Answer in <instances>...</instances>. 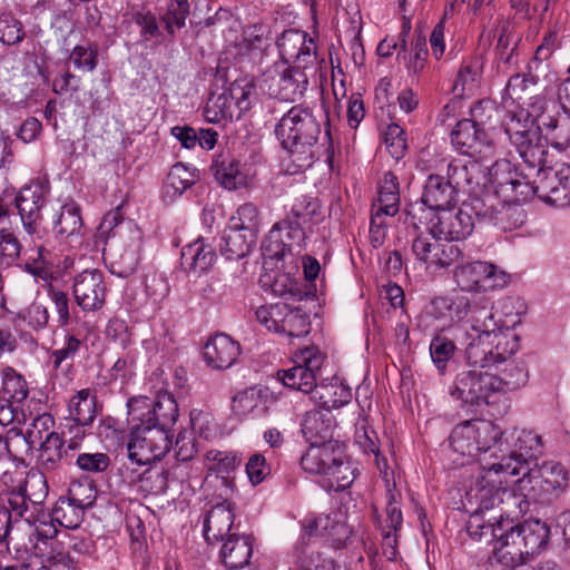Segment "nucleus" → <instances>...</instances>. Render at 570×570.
<instances>
[{"label":"nucleus","instance_id":"54","mask_svg":"<svg viewBox=\"0 0 570 570\" xmlns=\"http://www.w3.org/2000/svg\"><path fill=\"white\" fill-rule=\"evenodd\" d=\"M23 245L9 226L0 227V259L10 265L21 255Z\"/></svg>","mask_w":570,"mask_h":570},{"label":"nucleus","instance_id":"5","mask_svg":"<svg viewBox=\"0 0 570 570\" xmlns=\"http://www.w3.org/2000/svg\"><path fill=\"white\" fill-rule=\"evenodd\" d=\"M322 219V204L316 197L298 195L289 205L286 217L275 223L263 242L262 248L272 258L284 256L286 248L302 247L305 226L316 225Z\"/></svg>","mask_w":570,"mask_h":570},{"label":"nucleus","instance_id":"13","mask_svg":"<svg viewBox=\"0 0 570 570\" xmlns=\"http://www.w3.org/2000/svg\"><path fill=\"white\" fill-rule=\"evenodd\" d=\"M256 97L255 85L246 79L235 80L228 89L216 98L209 99L205 116L212 122L239 119L248 111Z\"/></svg>","mask_w":570,"mask_h":570},{"label":"nucleus","instance_id":"6","mask_svg":"<svg viewBox=\"0 0 570 570\" xmlns=\"http://www.w3.org/2000/svg\"><path fill=\"white\" fill-rule=\"evenodd\" d=\"M324 358V354L317 347L307 346L301 350L296 365L278 371L277 374L285 386L305 394L313 393L312 399L318 400L323 407H340L350 401L351 391L333 385L318 389L316 380Z\"/></svg>","mask_w":570,"mask_h":570},{"label":"nucleus","instance_id":"29","mask_svg":"<svg viewBox=\"0 0 570 570\" xmlns=\"http://www.w3.org/2000/svg\"><path fill=\"white\" fill-rule=\"evenodd\" d=\"M219 560L228 570H242L249 564L253 554V538L245 533L228 535L220 542Z\"/></svg>","mask_w":570,"mask_h":570},{"label":"nucleus","instance_id":"60","mask_svg":"<svg viewBox=\"0 0 570 570\" xmlns=\"http://www.w3.org/2000/svg\"><path fill=\"white\" fill-rule=\"evenodd\" d=\"M532 173L533 171H530V169L524 165V168L521 169L518 178H515L513 191H511V195L507 196L504 199L507 203L519 205L520 202H524L531 196L537 195L534 179H530Z\"/></svg>","mask_w":570,"mask_h":570},{"label":"nucleus","instance_id":"27","mask_svg":"<svg viewBox=\"0 0 570 570\" xmlns=\"http://www.w3.org/2000/svg\"><path fill=\"white\" fill-rule=\"evenodd\" d=\"M456 203V193L448 178L431 174L428 176L423 193L421 196V205L425 210L434 213Z\"/></svg>","mask_w":570,"mask_h":570},{"label":"nucleus","instance_id":"30","mask_svg":"<svg viewBox=\"0 0 570 570\" xmlns=\"http://www.w3.org/2000/svg\"><path fill=\"white\" fill-rule=\"evenodd\" d=\"M239 344L226 334H216L204 346L206 363L216 370L230 367L239 355Z\"/></svg>","mask_w":570,"mask_h":570},{"label":"nucleus","instance_id":"47","mask_svg":"<svg viewBox=\"0 0 570 570\" xmlns=\"http://www.w3.org/2000/svg\"><path fill=\"white\" fill-rule=\"evenodd\" d=\"M169 471L163 466L146 469L137 479L139 491L145 495H159L168 488Z\"/></svg>","mask_w":570,"mask_h":570},{"label":"nucleus","instance_id":"23","mask_svg":"<svg viewBox=\"0 0 570 570\" xmlns=\"http://www.w3.org/2000/svg\"><path fill=\"white\" fill-rule=\"evenodd\" d=\"M539 129L553 148L566 150L570 147V112L567 108L546 109L538 116Z\"/></svg>","mask_w":570,"mask_h":570},{"label":"nucleus","instance_id":"51","mask_svg":"<svg viewBox=\"0 0 570 570\" xmlns=\"http://www.w3.org/2000/svg\"><path fill=\"white\" fill-rule=\"evenodd\" d=\"M498 213L494 215L493 224L503 232L513 230L524 223V210L517 204L507 203L504 199L499 204Z\"/></svg>","mask_w":570,"mask_h":570},{"label":"nucleus","instance_id":"59","mask_svg":"<svg viewBox=\"0 0 570 570\" xmlns=\"http://www.w3.org/2000/svg\"><path fill=\"white\" fill-rule=\"evenodd\" d=\"M428 57V47L425 36L415 30L414 38L411 45V53L406 61V69L411 75L420 73L425 65Z\"/></svg>","mask_w":570,"mask_h":570},{"label":"nucleus","instance_id":"43","mask_svg":"<svg viewBox=\"0 0 570 570\" xmlns=\"http://www.w3.org/2000/svg\"><path fill=\"white\" fill-rule=\"evenodd\" d=\"M490 269L485 262H473L455 267L454 279L462 291H482L484 274Z\"/></svg>","mask_w":570,"mask_h":570},{"label":"nucleus","instance_id":"37","mask_svg":"<svg viewBox=\"0 0 570 570\" xmlns=\"http://www.w3.org/2000/svg\"><path fill=\"white\" fill-rule=\"evenodd\" d=\"M333 417L330 413L312 411L306 413L302 423V432L312 443L320 444L333 440Z\"/></svg>","mask_w":570,"mask_h":570},{"label":"nucleus","instance_id":"15","mask_svg":"<svg viewBox=\"0 0 570 570\" xmlns=\"http://www.w3.org/2000/svg\"><path fill=\"white\" fill-rule=\"evenodd\" d=\"M131 424L127 444L128 459L131 463L147 465L164 458L171 445L170 435L141 422H131Z\"/></svg>","mask_w":570,"mask_h":570},{"label":"nucleus","instance_id":"22","mask_svg":"<svg viewBox=\"0 0 570 570\" xmlns=\"http://www.w3.org/2000/svg\"><path fill=\"white\" fill-rule=\"evenodd\" d=\"M302 540L306 538L322 537L334 549L343 548L352 534L350 527L338 520L336 515L332 518L328 514H321L315 518H308L302 521Z\"/></svg>","mask_w":570,"mask_h":570},{"label":"nucleus","instance_id":"38","mask_svg":"<svg viewBox=\"0 0 570 570\" xmlns=\"http://www.w3.org/2000/svg\"><path fill=\"white\" fill-rule=\"evenodd\" d=\"M96 395L89 389H83L70 399L68 417L82 426H89L96 417Z\"/></svg>","mask_w":570,"mask_h":570},{"label":"nucleus","instance_id":"4","mask_svg":"<svg viewBox=\"0 0 570 570\" xmlns=\"http://www.w3.org/2000/svg\"><path fill=\"white\" fill-rule=\"evenodd\" d=\"M493 518L498 522L499 532L488 544L492 546L494 558L503 566L523 563L525 556L534 554L546 547L550 529L540 520H527L514 524L511 518L503 519V512Z\"/></svg>","mask_w":570,"mask_h":570},{"label":"nucleus","instance_id":"20","mask_svg":"<svg viewBox=\"0 0 570 570\" xmlns=\"http://www.w3.org/2000/svg\"><path fill=\"white\" fill-rule=\"evenodd\" d=\"M503 446L504 452H508L509 455H502L499 462L518 464L521 473L538 461L542 444L540 435L534 432L514 429L504 438Z\"/></svg>","mask_w":570,"mask_h":570},{"label":"nucleus","instance_id":"57","mask_svg":"<svg viewBox=\"0 0 570 570\" xmlns=\"http://www.w3.org/2000/svg\"><path fill=\"white\" fill-rule=\"evenodd\" d=\"M65 498L72 504L86 510L95 503L96 490L89 481H75L70 484Z\"/></svg>","mask_w":570,"mask_h":570},{"label":"nucleus","instance_id":"12","mask_svg":"<svg viewBox=\"0 0 570 570\" xmlns=\"http://www.w3.org/2000/svg\"><path fill=\"white\" fill-rule=\"evenodd\" d=\"M128 415L130 422H141L170 435V431L179 416V411L174 396L165 393L158 395L156 401L146 396L130 399L128 401Z\"/></svg>","mask_w":570,"mask_h":570},{"label":"nucleus","instance_id":"28","mask_svg":"<svg viewBox=\"0 0 570 570\" xmlns=\"http://www.w3.org/2000/svg\"><path fill=\"white\" fill-rule=\"evenodd\" d=\"M234 512L226 502L216 504L205 515L204 538L210 546L219 544L222 541L237 533L234 528Z\"/></svg>","mask_w":570,"mask_h":570},{"label":"nucleus","instance_id":"63","mask_svg":"<svg viewBox=\"0 0 570 570\" xmlns=\"http://www.w3.org/2000/svg\"><path fill=\"white\" fill-rule=\"evenodd\" d=\"M24 37L22 23L11 14L0 16V41L7 46L21 42Z\"/></svg>","mask_w":570,"mask_h":570},{"label":"nucleus","instance_id":"53","mask_svg":"<svg viewBox=\"0 0 570 570\" xmlns=\"http://www.w3.org/2000/svg\"><path fill=\"white\" fill-rule=\"evenodd\" d=\"M490 335H481L478 336L469 343L465 350V358L466 363L474 367H487L494 365L492 360V352L489 348Z\"/></svg>","mask_w":570,"mask_h":570},{"label":"nucleus","instance_id":"17","mask_svg":"<svg viewBox=\"0 0 570 570\" xmlns=\"http://www.w3.org/2000/svg\"><path fill=\"white\" fill-rule=\"evenodd\" d=\"M255 315L268 331L285 334L288 337H301L309 333V316L302 308L292 307L286 303L261 306Z\"/></svg>","mask_w":570,"mask_h":570},{"label":"nucleus","instance_id":"52","mask_svg":"<svg viewBox=\"0 0 570 570\" xmlns=\"http://www.w3.org/2000/svg\"><path fill=\"white\" fill-rule=\"evenodd\" d=\"M441 239L440 237L432 236L430 232L426 235L420 234L413 239L412 253L417 261L426 265V268L432 269Z\"/></svg>","mask_w":570,"mask_h":570},{"label":"nucleus","instance_id":"25","mask_svg":"<svg viewBox=\"0 0 570 570\" xmlns=\"http://www.w3.org/2000/svg\"><path fill=\"white\" fill-rule=\"evenodd\" d=\"M43 189L40 185L26 186L16 197L18 208L24 232H27L32 242L33 235L38 234V222L41 218V208L45 205Z\"/></svg>","mask_w":570,"mask_h":570},{"label":"nucleus","instance_id":"44","mask_svg":"<svg viewBox=\"0 0 570 570\" xmlns=\"http://www.w3.org/2000/svg\"><path fill=\"white\" fill-rule=\"evenodd\" d=\"M528 370L522 362H509L501 374L495 375L498 396L524 386L528 382Z\"/></svg>","mask_w":570,"mask_h":570},{"label":"nucleus","instance_id":"11","mask_svg":"<svg viewBox=\"0 0 570 570\" xmlns=\"http://www.w3.org/2000/svg\"><path fill=\"white\" fill-rule=\"evenodd\" d=\"M518 480L524 497L534 501L550 502L558 498L568 487V472L554 461H535L528 466Z\"/></svg>","mask_w":570,"mask_h":570},{"label":"nucleus","instance_id":"1","mask_svg":"<svg viewBox=\"0 0 570 570\" xmlns=\"http://www.w3.org/2000/svg\"><path fill=\"white\" fill-rule=\"evenodd\" d=\"M519 469L520 465H513L511 462L481 465L475 487L471 490L478 508L466 522L470 538L487 543L493 541L499 532L498 522L501 520L493 517L503 512V519L510 518V509L520 505V498L503 487L509 482V476L520 474Z\"/></svg>","mask_w":570,"mask_h":570},{"label":"nucleus","instance_id":"34","mask_svg":"<svg viewBox=\"0 0 570 570\" xmlns=\"http://www.w3.org/2000/svg\"><path fill=\"white\" fill-rule=\"evenodd\" d=\"M479 159L463 163L453 160L448 165V180L451 183L455 193L459 190L468 191L472 185H479V177L482 174V164Z\"/></svg>","mask_w":570,"mask_h":570},{"label":"nucleus","instance_id":"56","mask_svg":"<svg viewBox=\"0 0 570 570\" xmlns=\"http://www.w3.org/2000/svg\"><path fill=\"white\" fill-rule=\"evenodd\" d=\"M262 400L255 389H248L236 394L232 400V412L238 419H244L255 412Z\"/></svg>","mask_w":570,"mask_h":570},{"label":"nucleus","instance_id":"49","mask_svg":"<svg viewBox=\"0 0 570 570\" xmlns=\"http://www.w3.org/2000/svg\"><path fill=\"white\" fill-rule=\"evenodd\" d=\"M85 510L61 497L51 512V523L57 522L67 529L78 528L83 520Z\"/></svg>","mask_w":570,"mask_h":570},{"label":"nucleus","instance_id":"48","mask_svg":"<svg viewBox=\"0 0 570 570\" xmlns=\"http://www.w3.org/2000/svg\"><path fill=\"white\" fill-rule=\"evenodd\" d=\"M474 428L479 453L488 452L497 444H499V450L504 452V440H502L503 432L499 425L489 420H474Z\"/></svg>","mask_w":570,"mask_h":570},{"label":"nucleus","instance_id":"26","mask_svg":"<svg viewBox=\"0 0 570 570\" xmlns=\"http://www.w3.org/2000/svg\"><path fill=\"white\" fill-rule=\"evenodd\" d=\"M464 320L471 328L481 335H491L508 320H497L492 302L484 296L469 297V307L464 311Z\"/></svg>","mask_w":570,"mask_h":570},{"label":"nucleus","instance_id":"3","mask_svg":"<svg viewBox=\"0 0 570 570\" xmlns=\"http://www.w3.org/2000/svg\"><path fill=\"white\" fill-rule=\"evenodd\" d=\"M322 132V121L303 105L293 106L275 126V136L289 153L297 170L309 168L316 159L315 146Z\"/></svg>","mask_w":570,"mask_h":570},{"label":"nucleus","instance_id":"41","mask_svg":"<svg viewBox=\"0 0 570 570\" xmlns=\"http://www.w3.org/2000/svg\"><path fill=\"white\" fill-rule=\"evenodd\" d=\"M449 442L453 451L461 455L475 456L479 454L478 442H475L474 420L458 424L452 430Z\"/></svg>","mask_w":570,"mask_h":570},{"label":"nucleus","instance_id":"24","mask_svg":"<svg viewBox=\"0 0 570 570\" xmlns=\"http://www.w3.org/2000/svg\"><path fill=\"white\" fill-rule=\"evenodd\" d=\"M279 55L285 61L293 60L296 66L307 68L309 63L316 60V53L313 52L315 45L313 39L307 35L295 31L286 30L276 41Z\"/></svg>","mask_w":570,"mask_h":570},{"label":"nucleus","instance_id":"31","mask_svg":"<svg viewBox=\"0 0 570 570\" xmlns=\"http://www.w3.org/2000/svg\"><path fill=\"white\" fill-rule=\"evenodd\" d=\"M466 307H469V296H436L425 305L424 313L436 321L459 322L464 320Z\"/></svg>","mask_w":570,"mask_h":570},{"label":"nucleus","instance_id":"36","mask_svg":"<svg viewBox=\"0 0 570 570\" xmlns=\"http://www.w3.org/2000/svg\"><path fill=\"white\" fill-rule=\"evenodd\" d=\"M256 243V235L237 227L228 226L220 243V253L226 259L234 261L245 257Z\"/></svg>","mask_w":570,"mask_h":570},{"label":"nucleus","instance_id":"18","mask_svg":"<svg viewBox=\"0 0 570 570\" xmlns=\"http://www.w3.org/2000/svg\"><path fill=\"white\" fill-rule=\"evenodd\" d=\"M535 171L534 188L537 196L551 205L564 207L570 205V165L557 163L553 166H538Z\"/></svg>","mask_w":570,"mask_h":570},{"label":"nucleus","instance_id":"19","mask_svg":"<svg viewBox=\"0 0 570 570\" xmlns=\"http://www.w3.org/2000/svg\"><path fill=\"white\" fill-rule=\"evenodd\" d=\"M304 69L301 66L275 65L264 75V88L271 97L295 101L304 95L308 86V77Z\"/></svg>","mask_w":570,"mask_h":570},{"label":"nucleus","instance_id":"62","mask_svg":"<svg viewBox=\"0 0 570 570\" xmlns=\"http://www.w3.org/2000/svg\"><path fill=\"white\" fill-rule=\"evenodd\" d=\"M298 564L302 570H334L335 568L332 557L313 548L298 554Z\"/></svg>","mask_w":570,"mask_h":570},{"label":"nucleus","instance_id":"45","mask_svg":"<svg viewBox=\"0 0 570 570\" xmlns=\"http://www.w3.org/2000/svg\"><path fill=\"white\" fill-rule=\"evenodd\" d=\"M58 446H61V436L56 432H48L40 443L37 473L58 474Z\"/></svg>","mask_w":570,"mask_h":570},{"label":"nucleus","instance_id":"33","mask_svg":"<svg viewBox=\"0 0 570 570\" xmlns=\"http://www.w3.org/2000/svg\"><path fill=\"white\" fill-rule=\"evenodd\" d=\"M239 167V161L227 153L217 155L210 169L219 185L228 190H235L246 184V176Z\"/></svg>","mask_w":570,"mask_h":570},{"label":"nucleus","instance_id":"61","mask_svg":"<svg viewBox=\"0 0 570 570\" xmlns=\"http://www.w3.org/2000/svg\"><path fill=\"white\" fill-rule=\"evenodd\" d=\"M236 214L237 216L230 219V226L256 235L259 223L258 208L252 203H245L238 207Z\"/></svg>","mask_w":570,"mask_h":570},{"label":"nucleus","instance_id":"10","mask_svg":"<svg viewBox=\"0 0 570 570\" xmlns=\"http://www.w3.org/2000/svg\"><path fill=\"white\" fill-rule=\"evenodd\" d=\"M503 127L528 169L534 170L546 161L547 147L541 141L539 122L535 125V118L528 110L508 111Z\"/></svg>","mask_w":570,"mask_h":570},{"label":"nucleus","instance_id":"50","mask_svg":"<svg viewBox=\"0 0 570 570\" xmlns=\"http://www.w3.org/2000/svg\"><path fill=\"white\" fill-rule=\"evenodd\" d=\"M456 346L449 337L438 334L430 343V355L441 375L445 374L448 362L454 356Z\"/></svg>","mask_w":570,"mask_h":570},{"label":"nucleus","instance_id":"40","mask_svg":"<svg viewBox=\"0 0 570 570\" xmlns=\"http://www.w3.org/2000/svg\"><path fill=\"white\" fill-rule=\"evenodd\" d=\"M520 171L513 168L508 160H497L493 163L489 170L490 183L498 197L505 199L507 196L513 191L515 178H518Z\"/></svg>","mask_w":570,"mask_h":570},{"label":"nucleus","instance_id":"39","mask_svg":"<svg viewBox=\"0 0 570 570\" xmlns=\"http://www.w3.org/2000/svg\"><path fill=\"white\" fill-rule=\"evenodd\" d=\"M41 238L40 229L38 228V234L33 235L35 242L31 240L27 232L20 240L23 245L21 253H23V256L26 257L24 269L38 277H42L46 273L43 256L46 247Z\"/></svg>","mask_w":570,"mask_h":570},{"label":"nucleus","instance_id":"58","mask_svg":"<svg viewBox=\"0 0 570 570\" xmlns=\"http://www.w3.org/2000/svg\"><path fill=\"white\" fill-rule=\"evenodd\" d=\"M188 14L189 4L187 0H170L167 11L163 14L161 19L166 24L167 31L174 33L175 29H180L185 26Z\"/></svg>","mask_w":570,"mask_h":570},{"label":"nucleus","instance_id":"46","mask_svg":"<svg viewBox=\"0 0 570 570\" xmlns=\"http://www.w3.org/2000/svg\"><path fill=\"white\" fill-rule=\"evenodd\" d=\"M80 208L75 203L65 204L55 220L53 230L61 237L79 234L82 228Z\"/></svg>","mask_w":570,"mask_h":570},{"label":"nucleus","instance_id":"14","mask_svg":"<svg viewBox=\"0 0 570 570\" xmlns=\"http://www.w3.org/2000/svg\"><path fill=\"white\" fill-rule=\"evenodd\" d=\"M47 476L29 472L8 489V503L17 518L37 520L48 495Z\"/></svg>","mask_w":570,"mask_h":570},{"label":"nucleus","instance_id":"8","mask_svg":"<svg viewBox=\"0 0 570 570\" xmlns=\"http://www.w3.org/2000/svg\"><path fill=\"white\" fill-rule=\"evenodd\" d=\"M495 111L490 101L475 102L470 110L471 118L459 120L451 131V142L455 150L479 161H491L495 156V148L488 138L485 126Z\"/></svg>","mask_w":570,"mask_h":570},{"label":"nucleus","instance_id":"64","mask_svg":"<svg viewBox=\"0 0 570 570\" xmlns=\"http://www.w3.org/2000/svg\"><path fill=\"white\" fill-rule=\"evenodd\" d=\"M538 82V77L529 73H515L511 76L504 89V94L512 100H520L527 94L530 86Z\"/></svg>","mask_w":570,"mask_h":570},{"label":"nucleus","instance_id":"42","mask_svg":"<svg viewBox=\"0 0 570 570\" xmlns=\"http://www.w3.org/2000/svg\"><path fill=\"white\" fill-rule=\"evenodd\" d=\"M198 179L197 170L183 163L171 166L165 184L166 195L171 198L183 195Z\"/></svg>","mask_w":570,"mask_h":570},{"label":"nucleus","instance_id":"16","mask_svg":"<svg viewBox=\"0 0 570 570\" xmlns=\"http://www.w3.org/2000/svg\"><path fill=\"white\" fill-rule=\"evenodd\" d=\"M495 375L476 370L460 372L450 395L463 405L481 406L497 402Z\"/></svg>","mask_w":570,"mask_h":570},{"label":"nucleus","instance_id":"32","mask_svg":"<svg viewBox=\"0 0 570 570\" xmlns=\"http://www.w3.org/2000/svg\"><path fill=\"white\" fill-rule=\"evenodd\" d=\"M520 318L509 320L503 326L491 332L488 341L492 352L493 364L507 362L519 350V336L511 330Z\"/></svg>","mask_w":570,"mask_h":570},{"label":"nucleus","instance_id":"35","mask_svg":"<svg viewBox=\"0 0 570 570\" xmlns=\"http://www.w3.org/2000/svg\"><path fill=\"white\" fill-rule=\"evenodd\" d=\"M181 265L189 272H205L214 263L216 252L203 238L185 245L181 249Z\"/></svg>","mask_w":570,"mask_h":570},{"label":"nucleus","instance_id":"9","mask_svg":"<svg viewBox=\"0 0 570 570\" xmlns=\"http://www.w3.org/2000/svg\"><path fill=\"white\" fill-rule=\"evenodd\" d=\"M472 209L469 204L459 208L451 206L440 212L425 210L417 203L410 204L405 208V223L415 229L424 225L426 230L434 237L445 240H459L468 237L474 227Z\"/></svg>","mask_w":570,"mask_h":570},{"label":"nucleus","instance_id":"55","mask_svg":"<svg viewBox=\"0 0 570 570\" xmlns=\"http://www.w3.org/2000/svg\"><path fill=\"white\" fill-rule=\"evenodd\" d=\"M111 464L108 454L102 452H79L76 458V466L86 473L97 474L106 472Z\"/></svg>","mask_w":570,"mask_h":570},{"label":"nucleus","instance_id":"21","mask_svg":"<svg viewBox=\"0 0 570 570\" xmlns=\"http://www.w3.org/2000/svg\"><path fill=\"white\" fill-rule=\"evenodd\" d=\"M73 297L77 305L85 312L100 309L106 301V283L102 272L86 269L73 279Z\"/></svg>","mask_w":570,"mask_h":570},{"label":"nucleus","instance_id":"7","mask_svg":"<svg viewBox=\"0 0 570 570\" xmlns=\"http://www.w3.org/2000/svg\"><path fill=\"white\" fill-rule=\"evenodd\" d=\"M301 465L309 474L323 476L327 491H344L355 480V469L347 460L344 443L337 440L312 443L301 458Z\"/></svg>","mask_w":570,"mask_h":570},{"label":"nucleus","instance_id":"2","mask_svg":"<svg viewBox=\"0 0 570 570\" xmlns=\"http://www.w3.org/2000/svg\"><path fill=\"white\" fill-rule=\"evenodd\" d=\"M57 529L47 522L37 520L12 519L7 508H0V543H4L8 552L19 563L0 567V570H38L42 563L48 541L56 537Z\"/></svg>","mask_w":570,"mask_h":570}]
</instances>
